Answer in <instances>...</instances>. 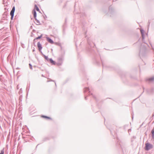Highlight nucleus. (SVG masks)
Instances as JSON below:
<instances>
[{"mask_svg": "<svg viewBox=\"0 0 154 154\" xmlns=\"http://www.w3.org/2000/svg\"><path fill=\"white\" fill-rule=\"evenodd\" d=\"M143 31V30H140V31H141V33H142V31Z\"/></svg>", "mask_w": 154, "mask_h": 154, "instance_id": "ddd939ff", "label": "nucleus"}, {"mask_svg": "<svg viewBox=\"0 0 154 154\" xmlns=\"http://www.w3.org/2000/svg\"><path fill=\"white\" fill-rule=\"evenodd\" d=\"M34 22L37 25H39L40 23L38 20H35V21Z\"/></svg>", "mask_w": 154, "mask_h": 154, "instance_id": "1a4fd4ad", "label": "nucleus"}, {"mask_svg": "<svg viewBox=\"0 0 154 154\" xmlns=\"http://www.w3.org/2000/svg\"><path fill=\"white\" fill-rule=\"evenodd\" d=\"M154 80V77H152L150 78H148L146 79V81L151 82Z\"/></svg>", "mask_w": 154, "mask_h": 154, "instance_id": "423d86ee", "label": "nucleus"}, {"mask_svg": "<svg viewBox=\"0 0 154 154\" xmlns=\"http://www.w3.org/2000/svg\"><path fill=\"white\" fill-rule=\"evenodd\" d=\"M15 10V7L14 6L13 7L12 10L10 12V15L11 16V19H12L13 18Z\"/></svg>", "mask_w": 154, "mask_h": 154, "instance_id": "7ed1b4c3", "label": "nucleus"}, {"mask_svg": "<svg viewBox=\"0 0 154 154\" xmlns=\"http://www.w3.org/2000/svg\"><path fill=\"white\" fill-rule=\"evenodd\" d=\"M49 60L51 63L52 64L54 65H55V62L52 59H49Z\"/></svg>", "mask_w": 154, "mask_h": 154, "instance_id": "0eeeda50", "label": "nucleus"}, {"mask_svg": "<svg viewBox=\"0 0 154 154\" xmlns=\"http://www.w3.org/2000/svg\"><path fill=\"white\" fill-rule=\"evenodd\" d=\"M46 39L48 42L51 44H53L54 43L53 41L49 37H46Z\"/></svg>", "mask_w": 154, "mask_h": 154, "instance_id": "39448f33", "label": "nucleus"}, {"mask_svg": "<svg viewBox=\"0 0 154 154\" xmlns=\"http://www.w3.org/2000/svg\"><path fill=\"white\" fill-rule=\"evenodd\" d=\"M42 35H41L40 36L38 37L35 38L34 40V41H35V40L36 39H40V38H41V37H42Z\"/></svg>", "mask_w": 154, "mask_h": 154, "instance_id": "9d476101", "label": "nucleus"}, {"mask_svg": "<svg viewBox=\"0 0 154 154\" xmlns=\"http://www.w3.org/2000/svg\"><path fill=\"white\" fill-rule=\"evenodd\" d=\"M35 10H36L37 11L39 12V10L38 8V7L36 5H35V8L32 11V13L33 14L34 18L35 19L36 18V13L35 11Z\"/></svg>", "mask_w": 154, "mask_h": 154, "instance_id": "f257e3e1", "label": "nucleus"}, {"mask_svg": "<svg viewBox=\"0 0 154 154\" xmlns=\"http://www.w3.org/2000/svg\"><path fill=\"white\" fill-rule=\"evenodd\" d=\"M152 145L148 143H146L145 144V149L146 150H148L152 148Z\"/></svg>", "mask_w": 154, "mask_h": 154, "instance_id": "f03ea898", "label": "nucleus"}, {"mask_svg": "<svg viewBox=\"0 0 154 154\" xmlns=\"http://www.w3.org/2000/svg\"><path fill=\"white\" fill-rule=\"evenodd\" d=\"M152 136L154 137V128L152 130Z\"/></svg>", "mask_w": 154, "mask_h": 154, "instance_id": "9b49d317", "label": "nucleus"}, {"mask_svg": "<svg viewBox=\"0 0 154 154\" xmlns=\"http://www.w3.org/2000/svg\"><path fill=\"white\" fill-rule=\"evenodd\" d=\"M42 117L43 118H46L49 119H51V117L46 116H42Z\"/></svg>", "mask_w": 154, "mask_h": 154, "instance_id": "6e6552de", "label": "nucleus"}, {"mask_svg": "<svg viewBox=\"0 0 154 154\" xmlns=\"http://www.w3.org/2000/svg\"><path fill=\"white\" fill-rule=\"evenodd\" d=\"M37 47L38 48V50L39 51L41 52V50L42 49V45L39 42H38L37 43Z\"/></svg>", "mask_w": 154, "mask_h": 154, "instance_id": "20e7f679", "label": "nucleus"}, {"mask_svg": "<svg viewBox=\"0 0 154 154\" xmlns=\"http://www.w3.org/2000/svg\"><path fill=\"white\" fill-rule=\"evenodd\" d=\"M4 154V150L3 149L1 151V153L0 154Z\"/></svg>", "mask_w": 154, "mask_h": 154, "instance_id": "f8f14e48", "label": "nucleus"}]
</instances>
